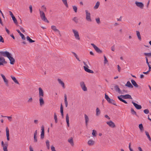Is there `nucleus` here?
I'll return each instance as SVG.
<instances>
[{
	"mask_svg": "<svg viewBox=\"0 0 151 151\" xmlns=\"http://www.w3.org/2000/svg\"><path fill=\"white\" fill-rule=\"evenodd\" d=\"M0 55L7 57L10 60V64L12 65H13L15 62V59L12 57L11 54L7 51H0Z\"/></svg>",
	"mask_w": 151,
	"mask_h": 151,
	"instance_id": "obj_1",
	"label": "nucleus"
},
{
	"mask_svg": "<svg viewBox=\"0 0 151 151\" xmlns=\"http://www.w3.org/2000/svg\"><path fill=\"white\" fill-rule=\"evenodd\" d=\"M83 64L85 66H83L84 69L85 70L89 73H94L93 71L88 68L89 66L88 64H89V63L88 61H86V62H83Z\"/></svg>",
	"mask_w": 151,
	"mask_h": 151,
	"instance_id": "obj_2",
	"label": "nucleus"
},
{
	"mask_svg": "<svg viewBox=\"0 0 151 151\" xmlns=\"http://www.w3.org/2000/svg\"><path fill=\"white\" fill-rule=\"evenodd\" d=\"M105 98L109 103L111 104L117 106L115 101L113 99L109 98L108 96L106 94V93L105 94Z\"/></svg>",
	"mask_w": 151,
	"mask_h": 151,
	"instance_id": "obj_3",
	"label": "nucleus"
},
{
	"mask_svg": "<svg viewBox=\"0 0 151 151\" xmlns=\"http://www.w3.org/2000/svg\"><path fill=\"white\" fill-rule=\"evenodd\" d=\"M40 16L41 19L45 22L49 23V22L47 20V18L46 17L45 14L44 12L41 11L40 10H39Z\"/></svg>",
	"mask_w": 151,
	"mask_h": 151,
	"instance_id": "obj_4",
	"label": "nucleus"
},
{
	"mask_svg": "<svg viewBox=\"0 0 151 151\" xmlns=\"http://www.w3.org/2000/svg\"><path fill=\"white\" fill-rule=\"evenodd\" d=\"M85 12L86 14V19L89 22H91L92 20L91 17V14L88 10H86Z\"/></svg>",
	"mask_w": 151,
	"mask_h": 151,
	"instance_id": "obj_5",
	"label": "nucleus"
},
{
	"mask_svg": "<svg viewBox=\"0 0 151 151\" xmlns=\"http://www.w3.org/2000/svg\"><path fill=\"white\" fill-rule=\"evenodd\" d=\"M72 31L73 33L75 38L78 40H80V38L78 31L74 29H72Z\"/></svg>",
	"mask_w": 151,
	"mask_h": 151,
	"instance_id": "obj_6",
	"label": "nucleus"
},
{
	"mask_svg": "<svg viewBox=\"0 0 151 151\" xmlns=\"http://www.w3.org/2000/svg\"><path fill=\"white\" fill-rule=\"evenodd\" d=\"M80 85L82 89L84 91H87V88L86 87V85L84 82L81 81L80 82Z\"/></svg>",
	"mask_w": 151,
	"mask_h": 151,
	"instance_id": "obj_7",
	"label": "nucleus"
},
{
	"mask_svg": "<svg viewBox=\"0 0 151 151\" xmlns=\"http://www.w3.org/2000/svg\"><path fill=\"white\" fill-rule=\"evenodd\" d=\"M91 45L94 48L97 52L100 53H101L102 52V50H101L100 49H99L97 46H96L94 44L91 43Z\"/></svg>",
	"mask_w": 151,
	"mask_h": 151,
	"instance_id": "obj_8",
	"label": "nucleus"
},
{
	"mask_svg": "<svg viewBox=\"0 0 151 151\" xmlns=\"http://www.w3.org/2000/svg\"><path fill=\"white\" fill-rule=\"evenodd\" d=\"M41 132L40 134V138L43 139L45 137V129L43 125L41 126Z\"/></svg>",
	"mask_w": 151,
	"mask_h": 151,
	"instance_id": "obj_9",
	"label": "nucleus"
},
{
	"mask_svg": "<svg viewBox=\"0 0 151 151\" xmlns=\"http://www.w3.org/2000/svg\"><path fill=\"white\" fill-rule=\"evenodd\" d=\"M1 76L3 78L4 81L7 86H9L8 81L6 79L5 76L2 74H1Z\"/></svg>",
	"mask_w": 151,
	"mask_h": 151,
	"instance_id": "obj_10",
	"label": "nucleus"
},
{
	"mask_svg": "<svg viewBox=\"0 0 151 151\" xmlns=\"http://www.w3.org/2000/svg\"><path fill=\"white\" fill-rule=\"evenodd\" d=\"M119 96L124 99H132V97L131 95L129 94H126L125 95H121Z\"/></svg>",
	"mask_w": 151,
	"mask_h": 151,
	"instance_id": "obj_11",
	"label": "nucleus"
},
{
	"mask_svg": "<svg viewBox=\"0 0 151 151\" xmlns=\"http://www.w3.org/2000/svg\"><path fill=\"white\" fill-rule=\"evenodd\" d=\"M106 124L108 125L110 127H111L112 128H114L116 127L114 123L111 121H110L109 122H107Z\"/></svg>",
	"mask_w": 151,
	"mask_h": 151,
	"instance_id": "obj_12",
	"label": "nucleus"
},
{
	"mask_svg": "<svg viewBox=\"0 0 151 151\" xmlns=\"http://www.w3.org/2000/svg\"><path fill=\"white\" fill-rule=\"evenodd\" d=\"M39 97H44V91L41 88H39Z\"/></svg>",
	"mask_w": 151,
	"mask_h": 151,
	"instance_id": "obj_13",
	"label": "nucleus"
},
{
	"mask_svg": "<svg viewBox=\"0 0 151 151\" xmlns=\"http://www.w3.org/2000/svg\"><path fill=\"white\" fill-rule=\"evenodd\" d=\"M135 4L137 6L141 9H142L144 6L143 4L141 2H138L136 1L135 2Z\"/></svg>",
	"mask_w": 151,
	"mask_h": 151,
	"instance_id": "obj_14",
	"label": "nucleus"
},
{
	"mask_svg": "<svg viewBox=\"0 0 151 151\" xmlns=\"http://www.w3.org/2000/svg\"><path fill=\"white\" fill-rule=\"evenodd\" d=\"M132 103L133 104L135 108L137 109H142V106L138 104L133 101H132Z\"/></svg>",
	"mask_w": 151,
	"mask_h": 151,
	"instance_id": "obj_15",
	"label": "nucleus"
},
{
	"mask_svg": "<svg viewBox=\"0 0 151 151\" xmlns=\"http://www.w3.org/2000/svg\"><path fill=\"white\" fill-rule=\"evenodd\" d=\"M6 136L7 139L8 141H9L10 139L9 138V129L8 127H6Z\"/></svg>",
	"mask_w": 151,
	"mask_h": 151,
	"instance_id": "obj_16",
	"label": "nucleus"
},
{
	"mask_svg": "<svg viewBox=\"0 0 151 151\" xmlns=\"http://www.w3.org/2000/svg\"><path fill=\"white\" fill-rule=\"evenodd\" d=\"M43 97H39V101L40 105L42 106L44 104V101L43 99Z\"/></svg>",
	"mask_w": 151,
	"mask_h": 151,
	"instance_id": "obj_17",
	"label": "nucleus"
},
{
	"mask_svg": "<svg viewBox=\"0 0 151 151\" xmlns=\"http://www.w3.org/2000/svg\"><path fill=\"white\" fill-rule=\"evenodd\" d=\"M51 28L53 30L57 32H58L60 36H61L60 31L58 29H57L56 28V27L54 25L52 26Z\"/></svg>",
	"mask_w": 151,
	"mask_h": 151,
	"instance_id": "obj_18",
	"label": "nucleus"
},
{
	"mask_svg": "<svg viewBox=\"0 0 151 151\" xmlns=\"http://www.w3.org/2000/svg\"><path fill=\"white\" fill-rule=\"evenodd\" d=\"M95 143V142L92 139H90L88 141V144L89 146H92Z\"/></svg>",
	"mask_w": 151,
	"mask_h": 151,
	"instance_id": "obj_19",
	"label": "nucleus"
},
{
	"mask_svg": "<svg viewBox=\"0 0 151 151\" xmlns=\"http://www.w3.org/2000/svg\"><path fill=\"white\" fill-rule=\"evenodd\" d=\"M84 117L85 121L86 124V125L87 126L89 120V119L88 116L86 114H84Z\"/></svg>",
	"mask_w": 151,
	"mask_h": 151,
	"instance_id": "obj_20",
	"label": "nucleus"
},
{
	"mask_svg": "<svg viewBox=\"0 0 151 151\" xmlns=\"http://www.w3.org/2000/svg\"><path fill=\"white\" fill-rule=\"evenodd\" d=\"M16 31H17V32L19 34V35L21 36L23 40H25V37L24 36V35L22 34L19 30V29H17Z\"/></svg>",
	"mask_w": 151,
	"mask_h": 151,
	"instance_id": "obj_21",
	"label": "nucleus"
},
{
	"mask_svg": "<svg viewBox=\"0 0 151 151\" xmlns=\"http://www.w3.org/2000/svg\"><path fill=\"white\" fill-rule=\"evenodd\" d=\"M131 82L132 85L134 87L136 88L138 87V86L134 80L132 79L131 80Z\"/></svg>",
	"mask_w": 151,
	"mask_h": 151,
	"instance_id": "obj_22",
	"label": "nucleus"
},
{
	"mask_svg": "<svg viewBox=\"0 0 151 151\" xmlns=\"http://www.w3.org/2000/svg\"><path fill=\"white\" fill-rule=\"evenodd\" d=\"M8 146V144L7 142H5V145L3 146V150L4 151H8L7 147Z\"/></svg>",
	"mask_w": 151,
	"mask_h": 151,
	"instance_id": "obj_23",
	"label": "nucleus"
},
{
	"mask_svg": "<svg viewBox=\"0 0 151 151\" xmlns=\"http://www.w3.org/2000/svg\"><path fill=\"white\" fill-rule=\"evenodd\" d=\"M125 86L130 88H132L133 87V86L129 81L127 82V83L125 84Z\"/></svg>",
	"mask_w": 151,
	"mask_h": 151,
	"instance_id": "obj_24",
	"label": "nucleus"
},
{
	"mask_svg": "<svg viewBox=\"0 0 151 151\" xmlns=\"http://www.w3.org/2000/svg\"><path fill=\"white\" fill-rule=\"evenodd\" d=\"M10 77L15 83H17L19 85V83L18 81H17V80L16 79V78L15 77L13 76H10Z\"/></svg>",
	"mask_w": 151,
	"mask_h": 151,
	"instance_id": "obj_25",
	"label": "nucleus"
},
{
	"mask_svg": "<svg viewBox=\"0 0 151 151\" xmlns=\"http://www.w3.org/2000/svg\"><path fill=\"white\" fill-rule=\"evenodd\" d=\"M139 127L141 132H143L144 131V128L142 124H139Z\"/></svg>",
	"mask_w": 151,
	"mask_h": 151,
	"instance_id": "obj_26",
	"label": "nucleus"
},
{
	"mask_svg": "<svg viewBox=\"0 0 151 151\" xmlns=\"http://www.w3.org/2000/svg\"><path fill=\"white\" fill-rule=\"evenodd\" d=\"M63 107L62 104H61L60 105V111L61 114V115L62 116V117H63Z\"/></svg>",
	"mask_w": 151,
	"mask_h": 151,
	"instance_id": "obj_27",
	"label": "nucleus"
},
{
	"mask_svg": "<svg viewBox=\"0 0 151 151\" xmlns=\"http://www.w3.org/2000/svg\"><path fill=\"white\" fill-rule=\"evenodd\" d=\"M68 142L70 143L72 146L74 145V143L73 138L71 137L69 139H68Z\"/></svg>",
	"mask_w": 151,
	"mask_h": 151,
	"instance_id": "obj_28",
	"label": "nucleus"
},
{
	"mask_svg": "<svg viewBox=\"0 0 151 151\" xmlns=\"http://www.w3.org/2000/svg\"><path fill=\"white\" fill-rule=\"evenodd\" d=\"M58 80L59 83L62 86L63 88H65L64 83L60 79L58 78Z\"/></svg>",
	"mask_w": 151,
	"mask_h": 151,
	"instance_id": "obj_29",
	"label": "nucleus"
},
{
	"mask_svg": "<svg viewBox=\"0 0 151 151\" xmlns=\"http://www.w3.org/2000/svg\"><path fill=\"white\" fill-rule=\"evenodd\" d=\"M66 120L67 122V125L68 127L69 126V116L68 114H66Z\"/></svg>",
	"mask_w": 151,
	"mask_h": 151,
	"instance_id": "obj_30",
	"label": "nucleus"
},
{
	"mask_svg": "<svg viewBox=\"0 0 151 151\" xmlns=\"http://www.w3.org/2000/svg\"><path fill=\"white\" fill-rule=\"evenodd\" d=\"M117 98H118V99L120 101L124 102V103L126 104H127V102L126 101H125L123 99H122V98L121 97L119 96H118Z\"/></svg>",
	"mask_w": 151,
	"mask_h": 151,
	"instance_id": "obj_31",
	"label": "nucleus"
},
{
	"mask_svg": "<svg viewBox=\"0 0 151 151\" xmlns=\"http://www.w3.org/2000/svg\"><path fill=\"white\" fill-rule=\"evenodd\" d=\"M100 5V2L99 1H97L96 4L94 6L93 8L94 9H97Z\"/></svg>",
	"mask_w": 151,
	"mask_h": 151,
	"instance_id": "obj_32",
	"label": "nucleus"
},
{
	"mask_svg": "<svg viewBox=\"0 0 151 151\" xmlns=\"http://www.w3.org/2000/svg\"><path fill=\"white\" fill-rule=\"evenodd\" d=\"M26 38L27 40L30 43H32L35 42V40H32L28 36H27Z\"/></svg>",
	"mask_w": 151,
	"mask_h": 151,
	"instance_id": "obj_33",
	"label": "nucleus"
},
{
	"mask_svg": "<svg viewBox=\"0 0 151 151\" xmlns=\"http://www.w3.org/2000/svg\"><path fill=\"white\" fill-rule=\"evenodd\" d=\"M137 33V37L139 40H141V36L140 35V32L138 31H136Z\"/></svg>",
	"mask_w": 151,
	"mask_h": 151,
	"instance_id": "obj_34",
	"label": "nucleus"
},
{
	"mask_svg": "<svg viewBox=\"0 0 151 151\" xmlns=\"http://www.w3.org/2000/svg\"><path fill=\"white\" fill-rule=\"evenodd\" d=\"M96 115L97 116H99L101 113L99 109V108L97 107L96 109Z\"/></svg>",
	"mask_w": 151,
	"mask_h": 151,
	"instance_id": "obj_35",
	"label": "nucleus"
},
{
	"mask_svg": "<svg viewBox=\"0 0 151 151\" xmlns=\"http://www.w3.org/2000/svg\"><path fill=\"white\" fill-rule=\"evenodd\" d=\"M46 144L47 146V148L48 149H49L50 148V145L49 141L47 140L46 141Z\"/></svg>",
	"mask_w": 151,
	"mask_h": 151,
	"instance_id": "obj_36",
	"label": "nucleus"
},
{
	"mask_svg": "<svg viewBox=\"0 0 151 151\" xmlns=\"http://www.w3.org/2000/svg\"><path fill=\"white\" fill-rule=\"evenodd\" d=\"M72 20L76 24L78 23V20L77 17H74L73 19Z\"/></svg>",
	"mask_w": 151,
	"mask_h": 151,
	"instance_id": "obj_37",
	"label": "nucleus"
},
{
	"mask_svg": "<svg viewBox=\"0 0 151 151\" xmlns=\"http://www.w3.org/2000/svg\"><path fill=\"white\" fill-rule=\"evenodd\" d=\"M114 88L115 89V90L117 91L119 93H120V90L119 88V86L117 85H116L114 87Z\"/></svg>",
	"mask_w": 151,
	"mask_h": 151,
	"instance_id": "obj_38",
	"label": "nucleus"
},
{
	"mask_svg": "<svg viewBox=\"0 0 151 151\" xmlns=\"http://www.w3.org/2000/svg\"><path fill=\"white\" fill-rule=\"evenodd\" d=\"M12 19L13 20V21L14 22V23L16 24V25L17 24H18V22H17V20L15 18V17L14 16H13V17H12Z\"/></svg>",
	"mask_w": 151,
	"mask_h": 151,
	"instance_id": "obj_39",
	"label": "nucleus"
},
{
	"mask_svg": "<svg viewBox=\"0 0 151 151\" xmlns=\"http://www.w3.org/2000/svg\"><path fill=\"white\" fill-rule=\"evenodd\" d=\"M7 62L5 61V59H3V61L0 62V65H3L4 64H6Z\"/></svg>",
	"mask_w": 151,
	"mask_h": 151,
	"instance_id": "obj_40",
	"label": "nucleus"
},
{
	"mask_svg": "<svg viewBox=\"0 0 151 151\" xmlns=\"http://www.w3.org/2000/svg\"><path fill=\"white\" fill-rule=\"evenodd\" d=\"M145 132L146 134V136H147V137L149 139L150 141H151V137L149 134L148 132H147V131H145Z\"/></svg>",
	"mask_w": 151,
	"mask_h": 151,
	"instance_id": "obj_41",
	"label": "nucleus"
},
{
	"mask_svg": "<svg viewBox=\"0 0 151 151\" xmlns=\"http://www.w3.org/2000/svg\"><path fill=\"white\" fill-rule=\"evenodd\" d=\"M72 53L73 54L74 56L75 57L76 59L79 61H80L81 60H80L79 58L78 57L77 55H76V54L74 52H72Z\"/></svg>",
	"mask_w": 151,
	"mask_h": 151,
	"instance_id": "obj_42",
	"label": "nucleus"
},
{
	"mask_svg": "<svg viewBox=\"0 0 151 151\" xmlns=\"http://www.w3.org/2000/svg\"><path fill=\"white\" fill-rule=\"evenodd\" d=\"M63 4L66 6L67 7H68V5L67 4V0H62Z\"/></svg>",
	"mask_w": 151,
	"mask_h": 151,
	"instance_id": "obj_43",
	"label": "nucleus"
},
{
	"mask_svg": "<svg viewBox=\"0 0 151 151\" xmlns=\"http://www.w3.org/2000/svg\"><path fill=\"white\" fill-rule=\"evenodd\" d=\"M54 119H55V123H57L58 122V119L57 116L55 113L54 114Z\"/></svg>",
	"mask_w": 151,
	"mask_h": 151,
	"instance_id": "obj_44",
	"label": "nucleus"
},
{
	"mask_svg": "<svg viewBox=\"0 0 151 151\" xmlns=\"http://www.w3.org/2000/svg\"><path fill=\"white\" fill-rule=\"evenodd\" d=\"M96 134L97 133L96 131L95 130H93V132L92 133V135H93V136L94 137H96Z\"/></svg>",
	"mask_w": 151,
	"mask_h": 151,
	"instance_id": "obj_45",
	"label": "nucleus"
},
{
	"mask_svg": "<svg viewBox=\"0 0 151 151\" xmlns=\"http://www.w3.org/2000/svg\"><path fill=\"white\" fill-rule=\"evenodd\" d=\"M34 142L35 143L37 142V135H34Z\"/></svg>",
	"mask_w": 151,
	"mask_h": 151,
	"instance_id": "obj_46",
	"label": "nucleus"
},
{
	"mask_svg": "<svg viewBox=\"0 0 151 151\" xmlns=\"http://www.w3.org/2000/svg\"><path fill=\"white\" fill-rule=\"evenodd\" d=\"M73 8L75 12V13H76L77 12L78 9L77 7L75 6H73Z\"/></svg>",
	"mask_w": 151,
	"mask_h": 151,
	"instance_id": "obj_47",
	"label": "nucleus"
},
{
	"mask_svg": "<svg viewBox=\"0 0 151 151\" xmlns=\"http://www.w3.org/2000/svg\"><path fill=\"white\" fill-rule=\"evenodd\" d=\"M131 113H132V114H135L136 115H137L136 112L133 109V108H131Z\"/></svg>",
	"mask_w": 151,
	"mask_h": 151,
	"instance_id": "obj_48",
	"label": "nucleus"
},
{
	"mask_svg": "<svg viewBox=\"0 0 151 151\" xmlns=\"http://www.w3.org/2000/svg\"><path fill=\"white\" fill-rule=\"evenodd\" d=\"M144 55L145 56H147L148 57H151V52L149 53H144Z\"/></svg>",
	"mask_w": 151,
	"mask_h": 151,
	"instance_id": "obj_49",
	"label": "nucleus"
},
{
	"mask_svg": "<svg viewBox=\"0 0 151 151\" xmlns=\"http://www.w3.org/2000/svg\"><path fill=\"white\" fill-rule=\"evenodd\" d=\"M143 111L144 112L145 114H148L149 112V111L148 109L144 110Z\"/></svg>",
	"mask_w": 151,
	"mask_h": 151,
	"instance_id": "obj_50",
	"label": "nucleus"
},
{
	"mask_svg": "<svg viewBox=\"0 0 151 151\" xmlns=\"http://www.w3.org/2000/svg\"><path fill=\"white\" fill-rule=\"evenodd\" d=\"M0 42L2 43L4 42V39L1 35H0Z\"/></svg>",
	"mask_w": 151,
	"mask_h": 151,
	"instance_id": "obj_51",
	"label": "nucleus"
},
{
	"mask_svg": "<svg viewBox=\"0 0 151 151\" xmlns=\"http://www.w3.org/2000/svg\"><path fill=\"white\" fill-rule=\"evenodd\" d=\"M104 64H106L107 62H108V61L106 57V56H104Z\"/></svg>",
	"mask_w": 151,
	"mask_h": 151,
	"instance_id": "obj_52",
	"label": "nucleus"
},
{
	"mask_svg": "<svg viewBox=\"0 0 151 151\" xmlns=\"http://www.w3.org/2000/svg\"><path fill=\"white\" fill-rule=\"evenodd\" d=\"M96 22L98 24H100V20L99 18H97L96 19Z\"/></svg>",
	"mask_w": 151,
	"mask_h": 151,
	"instance_id": "obj_53",
	"label": "nucleus"
},
{
	"mask_svg": "<svg viewBox=\"0 0 151 151\" xmlns=\"http://www.w3.org/2000/svg\"><path fill=\"white\" fill-rule=\"evenodd\" d=\"M32 97H31L27 101V102L28 103L32 102Z\"/></svg>",
	"mask_w": 151,
	"mask_h": 151,
	"instance_id": "obj_54",
	"label": "nucleus"
},
{
	"mask_svg": "<svg viewBox=\"0 0 151 151\" xmlns=\"http://www.w3.org/2000/svg\"><path fill=\"white\" fill-rule=\"evenodd\" d=\"M111 50L112 51H114L115 50V45H113L111 47Z\"/></svg>",
	"mask_w": 151,
	"mask_h": 151,
	"instance_id": "obj_55",
	"label": "nucleus"
},
{
	"mask_svg": "<svg viewBox=\"0 0 151 151\" xmlns=\"http://www.w3.org/2000/svg\"><path fill=\"white\" fill-rule=\"evenodd\" d=\"M51 147L52 151H56L55 147L53 145L51 146Z\"/></svg>",
	"mask_w": 151,
	"mask_h": 151,
	"instance_id": "obj_56",
	"label": "nucleus"
},
{
	"mask_svg": "<svg viewBox=\"0 0 151 151\" xmlns=\"http://www.w3.org/2000/svg\"><path fill=\"white\" fill-rule=\"evenodd\" d=\"M29 9L30 10V12L31 13H32V5L29 6Z\"/></svg>",
	"mask_w": 151,
	"mask_h": 151,
	"instance_id": "obj_57",
	"label": "nucleus"
},
{
	"mask_svg": "<svg viewBox=\"0 0 151 151\" xmlns=\"http://www.w3.org/2000/svg\"><path fill=\"white\" fill-rule=\"evenodd\" d=\"M4 117H7L8 118V119L10 121H11L12 119V117L11 116H5Z\"/></svg>",
	"mask_w": 151,
	"mask_h": 151,
	"instance_id": "obj_58",
	"label": "nucleus"
},
{
	"mask_svg": "<svg viewBox=\"0 0 151 151\" xmlns=\"http://www.w3.org/2000/svg\"><path fill=\"white\" fill-rule=\"evenodd\" d=\"M131 143H129V148L130 151H133V150L131 147Z\"/></svg>",
	"mask_w": 151,
	"mask_h": 151,
	"instance_id": "obj_59",
	"label": "nucleus"
},
{
	"mask_svg": "<svg viewBox=\"0 0 151 151\" xmlns=\"http://www.w3.org/2000/svg\"><path fill=\"white\" fill-rule=\"evenodd\" d=\"M5 29L6 30V31L7 32V34H10L9 31L7 28L6 27H5Z\"/></svg>",
	"mask_w": 151,
	"mask_h": 151,
	"instance_id": "obj_60",
	"label": "nucleus"
},
{
	"mask_svg": "<svg viewBox=\"0 0 151 151\" xmlns=\"http://www.w3.org/2000/svg\"><path fill=\"white\" fill-rule=\"evenodd\" d=\"M64 101H67V96L66 94H65L64 95Z\"/></svg>",
	"mask_w": 151,
	"mask_h": 151,
	"instance_id": "obj_61",
	"label": "nucleus"
},
{
	"mask_svg": "<svg viewBox=\"0 0 151 151\" xmlns=\"http://www.w3.org/2000/svg\"><path fill=\"white\" fill-rule=\"evenodd\" d=\"M9 14L12 17H13V16H14V15H13V13L11 11H9Z\"/></svg>",
	"mask_w": 151,
	"mask_h": 151,
	"instance_id": "obj_62",
	"label": "nucleus"
},
{
	"mask_svg": "<svg viewBox=\"0 0 151 151\" xmlns=\"http://www.w3.org/2000/svg\"><path fill=\"white\" fill-rule=\"evenodd\" d=\"M117 69L119 72H120L121 68L119 65H117Z\"/></svg>",
	"mask_w": 151,
	"mask_h": 151,
	"instance_id": "obj_63",
	"label": "nucleus"
},
{
	"mask_svg": "<svg viewBox=\"0 0 151 151\" xmlns=\"http://www.w3.org/2000/svg\"><path fill=\"white\" fill-rule=\"evenodd\" d=\"M29 149L30 151H34L33 148L31 146H30L29 147Z\"/></svg>",
	"mask_w": 151,
	"mask_h": 151,
	"instance_id": "obj_64",
	"label": "nucleus"
}]
</instances>
